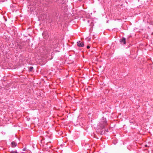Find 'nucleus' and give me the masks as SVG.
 <instances>
[{"mask_svg": "<svg viewBox=\"0 0 153 153\" xmlns=\"http://www.w3.org/2000/svg\"><path fill=\"white\" fill-rule=\"evenodd\" d=\"M98 125L101 128L103 129L107 125L106 118L102 117L101 120Z\"/></svg>", "mask_w": 153, "mask_h": 153, "instance_id": "nucleus-1", "label": "nucleus"}, {"mask_svg": "<svg viewBox=\"0 0 153 153\" xmlns=\"http://www.w3.org/2000/svg\"><path fill=\"white\" fill-rule=\"evenodd\" d=\"M126 39L125 38L123 37L120 39V43L123 45H125L126 44Z\"/></svg>", "mask_w": 153, "mask_h": 153, "instance_id": "nucleus-2", "label": "nucleus"}, {"mask_svg": "<svg viewBox=\"0 0 153 153\" xmlns=\"http://www.w3.org/2000/svg\"><path fill=\"white\" fill-rule=\"evenodd\" d=\"M77 46L79 47H82L84 46V44L83 42L79 41L77 42Z\"/></svg>", "mask_w": 153, "mask_h": 153, "instance_id": "nucleus-3", "label": "nucleus"}, {"mask_svg": "<svg viewBox=\"0 0 153 153\" xmlns=\"http://www.w3.org/2000/svg\"><path fill=\"white\" fill-rule=\"evenodd\" d=\"M17 143L15 141H13L11 143V146L12 148H15L17 146Z\"/></svg>", "mask_w": 153, "mask_h": 153, "instance_id": "nucleus-4", "label": "nucleus"}, {"mask_svg": "<svg viewBox=\"0 0 153 153\" xmlns=\"http://www.w3.org/2000/svg\"><path fill=\"white\" fill-rule=\"evenodd\" d=\"M33 69V67L32 66L30 67L29 68V71H32Z\"/></svg>", "mask_w": 153, "mask_h": 153, "instance_id": "nucleus-5", "label": "nucleus"}, {"mask_svg": "<svg viewBox=\"0 0 153 153\" xmlns=\"http://www.w3.org/2000/svg\"><path fill=\"white\" fill-rule=\"evenodd\" d=\"M10 152V153H18L16 151H12Z\"/></svg>", "mask_w": 153, "mask_h": 153, "instance_id": "nucleus-6", "label": "nucleus"}, {"mask_svg": "<svg viewBox=\"0 0 153 153\" xmlns=\"http://www.w3.org/2000/svg\"><path fill=\"white\" fill-rule=\"evenodd\" d=\"M26 150V148H25L23 149V151H25Z\"/></svg>", "mask_w": 153, "mask_h": 153, "instance_id": "nucleus-7", "label": "nucleus"}, {"mask_svg": "<svg viewBox=\"0 0 153 153\" xmlns=\"http://www.w3.org/2000/svg\"><path fill=\"white\" fill-rule=\"evenodd\" d=\"M87 48H88V49H89V48H90V46H89V45H88V46H87Z\"/></svg>", "mask_w": 153, "mask_h": 153, "instance_id": "nucleus-8", "label": "nucleus"}, {"mask_svg": "<svg viewBox=\"0 0 153 153\" xmlns=\"http://www.w3.org/2000/svg\"><path fill=\"white\" fill-rule=\"evenodd\" d=\"M145 147H147V145H145Z\"/></svg>", "mask_w": 153, "mask_h": 153, "instance_id": "nucleus-9", "label": "nucleus"}, {"mask_svg": "<svg viewBox=\"0 0 153 153\" xmlns=\"http://www.w3.org/2000/svg\"><path fill=\"white\" fill-rule=\"evenodd\" d=\"M88 22H89V20H88Z\"/></svg>", "mask_w": 153, "mask_h": 153, "instance_id": "nucleus-10", "label": "nucleus"}]
</instances>
